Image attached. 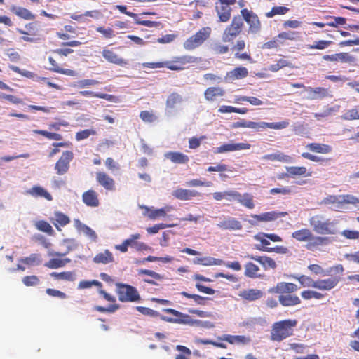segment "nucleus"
<instances>
[{
	"label": "nucleus",
	"instance_id": "f257e3e1",
	"mask_svg": "<svg viewBox=\"0 0 359 359\" xmlns=\"http://www.w3.org/2000/svg\"><path fill=\"white\" fill-rule=\"evenodd\" d=\"M136 309L140 313L145 316H149L151 317L160 316L162 320L168 323L188 325L191 326H204L203 323L201 320L198 319H193L189 315L183 313L174 309H163V311L165 313L172 314L173 316L177 317L176 318L161 316L158 311L144 306H137Z\"/></svg>",
	"mask_w": 359,
	"mask_h": 359
},
{
	"label": "nucleus",
	"instance_id": "f03ea898",
	"mask_svg": "<svg viewBox=\"0 0 359 359\" xmlns=\"http://www.w3.org/2000/svg\"><path fill=\"white\" fill-rule=\"evenodd\" d=\"M297 325V320L295 319H286L274 323L270 333L271 340L279 342L291 337Z\"/></svg>",
	"mask_w": 359,
	"mask_h": 359
},
{
	"label": "nucleus",
	"instance_id": "7ed1b4c3",
	"mask_svg": "<svg viewBox=\"0 0 359 359\" xmlns=\"http://www.w3.org/2000/svg\"><path fill=\"white\" fill-rule=\"evenodd\" d=\"M196 60V58L193 56L182 55L174 57L170 61L145 62L143 66L151 69L166 67L172 71H180L185 69L187 64L194 63Z\"/></svg>",
	"mask_w": 359,
	"mask_h": 359
},
{
	"label": "nucleus",
	"instance_id": "20e7f679",
	"mask_svg": "<svg viewBox=\"0 0 359 359\" xmlns=\"http://www.w3.org/2000/svg\"><path fill=\"white\" fill-rule=\"evenodd\" d=\"M289 126V122L287 121L277 122V123H266V122H255L241 119L239 121L233 122L231 125V128L236 129L239 128H248L257 130H264L265 128H271L275 130L283 129Z\"/></svg>",
	"mask_w": 359,
	"mask_h": 359
},
{
	"label": "nucleus",
	"instance_id": "39448f33",
	"mask_svg": "<svg viewBox=\"0 0 359 359\" xmlns=\"http://www.w3.org/2000/svg\"><path fill=\"white\" fill-rule=\"evenodd\" d=\"M323 216L315 215L309 219V224L315 232L321 235H334L337 233V229L334 222L329 219L323 221Z\"/></svg>",
	"mask_w": 359,
	"mask_h": 359
},
{
	"label": "nucleus",
	"instance_id": "423d86ee",
	"mask_svg": "<svg viewBox=\"0 0 359 359\" xmlns=\"http://www.w3.org/2000/svg\"><path fill=\"white\" fill-rule=\"evenodd\" d=\"M211 34V28L204 27L199 29L195 34L189 37L183 43V47L187 50H193L200 47Z\"/></svg>",
	"mask_w": 359,
	"mask_h": 359
},
{
	"label": "nucleus",
	"instance_id": "0eeeda50",
	"mask_svg": "<svg viewBox=\"0 0 359 359\" xmlns=\"http://www.w3.org/2000/svg\"><path fill=\"white\" fill-rule=\"evenodd\" d=\"M244 27L243 18L240 15L233 16L231 23L225 28L222 34V41L233 42L241 34Z\"/></svg>",
	"mask_w": 359,
	"mask_h": 359
},
{
	"label": "nucleus",
	"instance_id": "6e6552de",
	"mask_svg": "<svg viewBox=\"0 0 359 359\" xmlns=\"http://www.w3.org/2000/svg\"><path fill=\"white\" fill-rule=\"evenodd\" d=\"M215 11L218 17V22H227L231 18L232 6L236 0H214Z\"/></svg>",
	"mask_w": 359,
	"mask_h": 359
},
{
	"label": "nucleus",
	"instance_id": "1a4fd4ad",
	"mask_svg": "<svg viewBox=\"0 0 359 359\" xmlns=\"http://www.w3.org/2000/svg\"><path fill=\"white\" fill-rule=\"evenodd\" d=\"M118 299L121 302H134L140 300L137 289L130 285L118 283L116 284Z\"/></svg>",
	"mask_w": 359,
	"mask_h": 359
},
{
	"label": "nucleus",
	"instance_id": "9d476101",
	"mask_svg": "<svg viewBox=\"0 0 359 359\" xmlns=\"http://www.w3.org/2000/svg\"><path fill=\"white\" fill-rule=\"evenodd\" d=\"M241 16L243 22L245 21L248 25V32L251 34H257L261 31L262 23L258 15L252 11L247 8H243L241 11Z\"/></svg>",
	"mask_w": 359,
	"mask_h": 359
},
{
	"label": "nucleus",
	"instance_id": "9b49d317",
	"mask_svg": "<svg viewBox=\"0 0 359 359\" xmlns=\"http://www.w3.org/2000/svg\"><path fill=\"white\" fill-rule=\"evenodd\" d=\"M329 203L335 204L336 209L342 210L346 209V205L351 204L355 208L359 207V198L350 194L341 195L339 196H330L327 198Z\"/></svg>",
	"mask_w": 359,
	"mask_h": 359
},
{
	"label": "nucleus",
	"instance_id": "f8f14e48",
	"mask_svg": "<svg viewBox=\"0 0 359 359\" xmlns=\"http://www.w3.org/2000/svg\"><path fill=\"white\" fill-rule=\"evenodd\" d=\"M74 158V154L70 151H65L56 162L55 169L57 174L62 175L65 174L69 168V163Z\"/></svg>",
	"mask_w": 359,
	"mask_h": 359
},
{
	"label": "nucleus",
	"instance_id": "ddd939ff",
	"mask_svg": "<svg viewBox=\"0 0 359 359\" xmlns=\"http://www.w3.org/2000/svg\"><path fill=\"white\" fill-rule=\"evenodd\" d=\"M298 287L292 283L280 282L274 287H271L268 292L271 294H290L297 292Z\"/></svg>",
	"mask_w": 359,
	"mask_h": 359
},
{
	"label": "nucleus",
	"instance_id": "4468645a",
	"mask_svg": "<svg viewBox=\"0 0 359 359\" xmlns=\"http://www.w3.org/2000/svg\"><path fill=\"white\" fill-rule=\"evenodd\" d=\"M263 233H259L255 236V238L257 241H260L262 243V246L260 245H256V249L260 250V251H264L268 252H277V253H286L287 251V249L285 247L283 246H276L275 248H268L267 245H270V242L266 239L265 236L262 235Z\"/></svg>",
	"mask_w": 359,
	"mask_h": 359
},
{
	"label": "nucleus",
	"instance_id": "2eb2a0df",
	"mask_svg": "<svg viewBox=\"0 0 359 359\" xmlns=\"http://www.w3.org/2000/svg\"><path fill=\"white\" fill-rule=\"evenodd\" d=\"M340 277L334 276L326 279H320L315 280L313 284V288L319 290H331L334 288L340 281Z\"/></svg>",
	"mask_w": 359,
	"mask_h": 359
},
{
	"label": "nucleus",
	"instance_id": "dca6fc26",
	"mask_svg": "<svg viewBox=\"0 0 359 359\" xmlns=\"http://www.w3.org/2000/svg\"><path fill=\"white\" fill-rule=\"evenodd\" d=\"M323 59L327 62H340L342 63L354 64L356 58L348 53L342 52L332 55H324Z\"/></svg>",
	"mask_w": 359,
	"mask_h": 359
},
{
	"label": "nucleus",
	"instance_id": "f3484780",
	"mask_svg": "<svg viewBox=\"0 0 359 359\" xmlns=\"http://www.w3.org/2000/svg\"><path fill=\"white\" fill-rule=\"evenodd\" d=\"M96 181L105 190L113 191L116 189V183L114 180L107 173L103 171L96 172Z\"/></svg>",
	"mask_w": 359,
	"mask_h": 359
},
{
	"label": "nucleus",
	"instance_id": "a211bd4d",
	"mask_svg": "<svg viewBox=\"0 0 359 359\" xmlns=\"http://www.w3.org/2000/svg\"><path fill=\"white\" fill-rule=\"evenodd\" d=\"M251 144L249 143H229L224 144L216 148L215 153L222 154L226 152L250 149Z\"/></svg>",
	"mask_w": 359,
	"mask_h": 359
},
{
	"label": "nucleus",
	"instance_id": "6ab92c4d",
	"mask_svg": "<svg viewBox=\"0 0 359 359\" xmlns=\"http://www.w3.org/2000/svg\"><path fill=\"white\" fill-rule=\"evenodd\" d=\"M83 203L91 208H97L100 205L98 194L94 189H88L82 194Z\"/></svg>",
	"mask_w": 359,
	"mask_h": 359
},
{
	"label": "nucleus",
	"instance_id": "aec40b11",
	"mask_svg": "<svg viewBox=\"0 0 359 359\" xmlns=\"http://www.w3.org/2000/svg\"><path fill=\"white\" fill-rule=\"evenodd\" d=\"M330 240L327 237L314 236L313 233L311 235L309 240L305 245V248L310 251H315L319 248L320 246L328 244Z\"/></svg>",
	"mask_w": 359,
	"mask_h": 359
},
{
	"label": "nucleus",
	"instance_id": "412c9836",
	"mask_svg": "<svg viewBox=\"0 0 359 359\" xmlns=\"http://www.w3.org/2000/svg\"><path fill=\"white\" fill-rule=\"evenodd\" d=\"M287 215V212H286L271 211L260 215H252L251 217L255 219L257 222H271L278 217L286 216Z\"/></svg>",
	"mask_w": 359,
	"mask_h": 359
},
{
	"label": "nucleus",
	"instance_id": "4be33fe9",
	"mask_svg": "<svg viewBox=\"0 0 359 359\" xmlns=\"http://www.w3.org/2000/svg\"><path fill=\"white\" fill-rule=\"evenodd\" d=\"M102 57L109 62L120 66H124L128 64L127 60L120 57L112 50L104 48L102 52Z\"/></svg>",
	"mask_w": 359,
	"mask_h": 359
},
{
	"label": "nucleus",
	"instance_id": "5701e85b",
	"mask_svg": "<svg viewBox=\"0 0 359 359\" xmlns=\"http://www.w3.org/2000/svg\"><path fill=\"white\" fill-rule=\"evenodd\" d=\"M224 95L225 90L218 86L208 87L204 92V97L208 102H214L217 98L223 97Z\"/></svg>",
	"mask_w": 359,
	"mask_h": 359
},
{
	"label": "nucleus",
	"instance_id": "b1692460",
	"mask_svg": "<svg viewBox=\"0 0 359 359\" xmlns=\"http://www.w3.org/2000/svg\"><path fill=\"white\" fill-rule=\"evenodd\" d=\"M248 257L259 262L264 270L275 269L277 266L275 260L268 256L248 255Z\"/></svg>",
	"mask_w": 359,
	"mask_h": 359
},
{
	"label": "nucleus",
	"instance_id": "393cba45",
	"mask_svg": "<svg viewBox=\"0 0 359 359\" xmlns=\"http://www.w3.org/2000/svg\"><path fill=\"white\" fill-rule=\"evenodd\" d=\"M278 301L283 306H294L301 304L300 298L295 294H280Z\"/></svg>",
	"mask_w": 359,
	"mask_h": 359
},
{
	"label": "nucleus",
	"instance_id": "a878e982",
	"mask_svg": "<svg viewBox=\"0 0 359 359\" xmlns=\"http://www.w3.org/2000/svg\"><path fill=\"white\" fill-rule=\"evenodd\" d=\"M172 195L177 199L187 201L194 197L200 196V193L196 190L179 188L173 191Z\"/></svg>",
	"mask_w": 359,
	"mask_h": 359
},
{
	"label": "nucleus",
	"instance_id": "bb28decb",
	"mask_svg": "<svg viewBox=\"0 0 359 359\" xmlns=\"http://www.w3.org/2000/svg\"><path fill=\"white\" fill-rule=\"evenodd\" d=\"M217 226L224 230H241L243 225L235 218H228L217 224Z\"/></svg>",
	"mask_w": 359,
	"mask_h": 359
},
{
	"label": "nucleus",
	"instance_id": "cd10ccee",
	"mask_svg": "<svg viewBox=\"0 0 359 359\" xmlns=\"http://www.w3.org/2000/svg\"><path fill=\"white\" fill-rule=\"evenodd\" d=\"M248 70L245 67H237L226 73V79L230 81L238 80L247 77Z\"/></svg>",
	"mask_w": 359,
	"mask_h": 359
},
{
	"label": "nucleus",
	"instance_id": "c85d7f7f",
	"mask_svg": "<svg viewBox=\"0 0 359 359\" xmlns=\"http://www.w3.org/2000/svg\"><path fill=\"white\" fill-rule=\"evenodd\" d=\"M264 293L262 290L257 289L244 290L239 293V297L244 300L255 301L262 298Z\"/></svg>",
	"mask_w": 359,
	"mask_h": 359
},
{
	"label": "nucleus",
	"instance_id": "c756f323",
	"mask_svg": "<svg viewBox=\"0 0 359 359\" xmlns=\"http://www.w3.org/2000/svg\"><path fill=\"white\" fill-rule=\"evenodd\" d=\"M48 61L50 65V67L48 69L50 71L56 72V73H59V74H65V75H67V76H76V73L74 70L69 69H63V68L60 67V65H58V63L56 62V60L53 57H49Z\"/></svg>",
	"mask_w": 359,
	"mask_h": 359
},
{
	"label": "nucleus",
	"instance_id": "7c9ffc66",
	"mask_svg": "<svg viewBox=\"0 0 359 359\" xmlns=\"http://www.w3.org/2000/svg\"><path fill=\"white\" fill-rule=\"evenodd\" d=\"M138 274L140 276L141 275H147V276H150V278H151L152 279H150V278H144L143 280L144 282L147 283H149V284H151V285H157L158 284L154 281V280H161L164 278V276L160 273H158L154 271H151V270H149V269H140L138 271Z\"/></svg>",
	"mask_w": 359,
	"mask_h": 359
},
{
	"label": "nucleus",
	"instance_id": "2f4dec72",
	"mask_svg": "<svg viewBox=\"0 0 359 359\" xmlns=\"http://www.w3.org/2000/svg\"><path fill=\"white\" fill-rule=\"evenodd\" d=\"M306 147L311 151L318 154H327L332 151V147L325 144L312 142L308 144Z\"/></svg>",
	"mask_w": 359,
	"mask_h": 359
},
{
	"label": "nucleus",
	"instance_id": "473e14b6",
	"mask_svg": "<svg viewBox=\"0 0 359 359\" xmlns=\"http://www.w3.org/2000/svg\"><path fill=\"white\" fill-rule=\"evenodd\" d=\"M11 11L20 18L26 20H34L36 16L29 10L23 7L13 6Z\"/></svg>",
	"mask_w": 359,
	"mask_h": 359
},
{
	"label": "nucleus",
	"instance_id": "72a5a7b5",
	"mask_svg": "<svg viewBox=\"0 0 359 359\" xmlns=\"http://www.w3.org/2000/svg\"><path fill=\"white\" fill-rule=\"evenodd\" d=\"M165 157L172 163L179 164L187 163L189 161L188 156L178 151H170L165 154Z\"/></svg>",
	"mask_w": 359,
	"mask_h": 359
},
{
	"label": "nucleus",
	"instance_id": "f704fd0d",
	"mask_svg": "<svg viewBox=\"0 0 359 359\" xmlns=\"http://www.w3.org/2000/svg\"><path fill=\"white\" fill-rule=\"evenodd\" d=\"M114 261V256L109 250H105L103 252H100L93 257V262L96 264H107Z\"/></svg>",
	"mask_w": 359,
	"mask_h": 359
},
{
	"label": "nucleus",
	"instance_id": "c9c22d12",
	"mask_svg": "<svg viewBox=\"0 0 359 359\" xmlns=\"http://www.w3.org/2000/svg\"><path fill=\"white\" fill-rule=\"evenodd\" d=\"M262 158L266 161H280L284 163H292V158L290 156L284 154L282 152L278 151L276 154H266Z\"/></svg>",
	"mask_w": 359,
	"mask_h": 359
},
{
	"label": "nucleus",
	"instance_id": "e433bc0d",
	"mask_svg": "<svg viewBox=\"0 0 359 359\" xmlns=\"http://www.w3.org/2000/svg\"><path fill=\"white\" fill-rule=\"evenodd\" d=\"M27 193L35 198L42 197L49 201L53 200L51 194L40 186H34L27 191Z\"/></svg>",
	"mask_w": 359,
	"mask_h": 359
},
{
	"label": "nucleus",
	"instance_id": "4c0bfd02",
	"mask_svg": "<svg viewBox=\"0 0 359 359\" xmlns=\"http://www.w3.org/2000/svg\"><path fill=\"white\" fill-rule=\"evenodd\" d=\"M280 46L283 45L285 41H296L299 38V32L295 31L283 32L277 36Z\"/></svg>",
	"mask_w": 359,
	"mask_h": 359
},
{
	"label": "nucleus",
	"instance_id": "58836bf2",
	"mask_svg": "<svg viewBox=\"0 0 359 359\" xmlns=\"http://www.w3.org/2000/svg\"><path fill=\"white\" fill-rule=\"evenodd\" d=\"M216 201L226 199L228 201H235L236 196H239V192L233 190H229L224 192H215L212 194Z\"/></svg>",
	"mask_w": 359,
	"mask_h": 359
},
{
	"label": "nucleus",
	"instance_id": "ea45409f",
	"mask_svg": "<svg viewBox=\"0 0 359 359\" xmlns=\"http://www.w3.org/2000/svg\"><path fill=\"white\" fill-rule=\"evenodd\" d=\"M71 262L69 258L58 259L53 258L44 264V266L48 269H55L65 266L67 264Z\"/></svg>",
	"mask_w": 359,
	"mask_h": 359
},
{
	"label": "nucleus",
	"instance_id": "a19ab883",
	"mask_svg": "<svg viewBox=\"0 0 359 359\" xmlns=\"http://www.w3.org/2000/svg\"><path fill=\"white\" fill-rule=\"evenodd\" d=\"M194 263L201 264L203 266H212V265L220 266V265H223V264H224V262L220 259H216V258H214L212 257H205L197 258L194 261Z\"/></svg>",
	"mask_w": 359,
	"mask_h": 359
},
{
	"label": "nucleus",
	"instance_id": "79ce46f5",
	"mask_svg": "<svg viewBox=\"0 0 359 359\" xmlns=\"http://www.w3.org/2000/svg\"><path fill=\"white\" fill-rule=\"evenodd\" d=\"M311 234L310 229L304 228L292 232V237L299 242H307Z\"/></svg>",
	"mask_w": 359,
	"mask_h": 359
},
{
	"label": "nucleus",
	"instance_id": "37998d69",
	"mask_svg": "<svg viewBox=\"0 0 359 359\" xmlns=\"http://www.w3.org/2000/svg\"><path fill=\"white\" fill-rule=\"evenodd\" d=\"M259 268L257 265L255 264L252 262H248L245 264V272L244 275L246 277L250 278H256L261 277V275L259 274Z\"/></svg>",
	"mask_w": 359,
	"mask_h": 359
},
{
	"label": "nucleus",
	"instance_id": "c03bdc74",
	"mask_svg": "<svg viewBox=\"0 0 359 359\" xmlns=\"http://www.w3.org/2000/svg\"><path fill=\"white\" fill-rule=\"evenodd\" d=\"M284 67H290L293 68L294 65L291 62H290L288 60L286 59V57H283L279 60H277L276 64L271 65L268 69L272 72H276L280 69H283Z\"/></svg>",
	"mask_w": 359,
	"mask_h": 359
},
{
	"label": "nucleus",
	"instance_id": "a18cd8bd",
	"mask_svg": "<svg viewBox=\"0 0 359 359\" xmlns=\"http://www.w3.org/2000/svg\"><path fill=\"white\" fill-rule=\"evenodd\" d=\"M286 170L287 172V175L290 177L294 176H311V172H307V170L305 167H297V166H291L286 168Z\"/></svg>",
	"mask_w": 359,
	"mask_h": 359
},
{
	"label": "nucleus",
	"instance_id": "49530a36",
	"mask_svg": "<svg viewBox=\"0 0 359 359\" xmlns=\"http://www.w3.org/2000/svg\"><path fill=\"white\" fill-rule=\"evenodd\" d=\"M69 222L70 219L67 215L61 212H55L53 223L57 229H59V226H65Z\"/></svg>",
	"mask_w": 359,
	"mask_h": 359
},
{
	"label": "nucleus",
	"instance_id": "de8ad7c7",
	"mask_svg": "<svg viewBox=\"0 0 359 359\" xmlns=\"http://www.w3.org/2000/svg\"><path fill=\"white\" fill-rule=\"evenodd\" d=\"M140 238V235L139 233L133 234L129 238L125 240L121 244L116 245L115 248L121 252H126L128 251V246L135 244V241Z\"/></svg>",
	"mask_w": 359,
	"mask_h": 359
},
{
	"label": "nucleus",
	"instance_id": "09e8293b",
	"mask_svg": "<svg viewBox=\"0 0 359 359\" xmlns=\"http://www.w3.org/2000/svg\"><path fill=\"white\" fill-rule=\"evenodd\" d=\"M235 201H237L241 205H244L245 207L249 209H252L255 207L253 197L251 194L248 193H245L243 195H241L239 193V196H236Z\"/></svg>",
	"mask_w": 359,
	"mask_h": 359
},
{
	"label": "nucleus",
	"instance_id": "8fccbe9b",
	"mask_svg": "<svg viewBox=\"0 0 359 359\" xmlns=\"http://www.w3.org/2000/svg\"><path fill=\"white\" fill-rule=\"evenodd\" d=\"M19 262L27 266L39 265L41 262V255L32 253L29 257L20 259Z\"/></svg>",
	"mask_w": 359,
	"mask_h": 359
},
{
	"label": "nucleus",
	"instance_id": "3c124183",
	"mask_svg": "<svg viewBox=\"0 0 359 359\" xmlns=\"http://www.w3.org/2000/svg\"><path fill=\"white\" fill-rule=\"evenodd\" d=\"M326 296L325 294H323L316 290H303L301 292V297L304 300H310L311 299H322Z\"/></svg>",
	"mask_w": 359,
	"mask_h": 359
},
{
	"label": "nucleus",
	"instance_id": "603ef678",
	"mask_svg": "<svg viewBox=\"0 0 359 359\" xmlns=\"http://www.w3.org/2000/svg\"><path fill=\"white\" fill-rule=\"evenodd\" d=\"M183 101L182 97L177 93L174 92L168 95L166 100V107L169 109H173L177 104Z\"/></svg>",
	"mask_w": 359,
	"mask_h": 359
},
{
	"label": "nucleus",
	"instance_id": "864d4df0",
	"mask_svg": "<svg viewBox=\"0 0 359 359\" xmlns=\"http://www.w3.org/2000/svg\"><path fill=\"white\" fill-rule=\"evenodd\" d=\"M50 276L54 278L55 280H63L67 281H74L75 280L74 273L72 271H64V272H52Z\"/></svg>",
	"mask_w": 359,
	"mask_h": 359
},
{
	"label": "nucleus",
	"instance_id": "5fc2aeb1",
	"mask_svg": "<svg viewBox=\"0 0 359 359\" xmlns=\"http://www.w3.org/2000/svg\"><path fill=\"white\" fill-rule=\"evenodd\" d=\"M342 119L346 121L359 120V107L346 110L341 116Z\"/></svg>",
	"mask_w": 359,
	"mask_h": 359
},
{
	"label": "nucleus",
	"instance_id": "6e6d98bb",
	"mask_svg": "<svg viewBox=\"0 0 359 359\" xmlns=\"http://www.w3.org/2000/svg\"><path fill=\"white\" fill-rule=\"evenodd\" d=\"M26 30L18 28L17 32L22 35H32L35 36L36 35V22H29L25 26Z\"/></svg>",
	"mask_w": 359,
	"mask_h": 359
},
{
	"label": "nucleus",
	"instance_id": "4d7b16f0",
	"mask_svg": "<svg viewBox=\"0 0 359 359\" xmlns=\"http://www.w3.org/2000/svg\"><path fill=\"white\" fill-rule=\"evenodd\" d=\"M33 132L35 134L41 135L49 140H54L58 141L62 140V135L59 133H51L43 130H34Z\"/></svg>",
	"mask_w": 359,
	"mask_h": 359
},
{
	"label": "nucleus",
	"instance_id": "13d9d810",
	"mask_svg": "<svg viewBox=\"0 0 359 359\" xmlns=\"http://www.w3.org/2000/svg\"><path fill=\"white\" fill-rule=\"evenodd\" d=\"M290 8L286 6H273L271 11L266 13L267 18H273L276 15H285L289 11Z\"/></svg>",
	"mask_w": 359,
	"mask_h": 359
},
{
	"label": "nucleus",
	"instance_id": "bf43d9fd",
	"mask_svg": "<svg viewBox=\"0 0 359 359\" xmlns=\"http://www.w3.org/2000/svg\"><path fill=\"white\" fill-rule=\"evenodd\" d=\"M145 210L147 212L148 217L151 219H156L158 217H165L166 215V212L164 208L151 210L148 207H145Z\"/></svg>",
	"mask_w": 359,
	"mask_h": 359
},
{
	"label": "nucleus",
	"instance_id": "052dcab7",
	"mask_svg": "<svg viewBox=\"0 0 359 359\" xmlns=\"http://www.w3.org/2000/svg\"><path fill=\"white\" fill-rule=\"evenodd\" d=\"M35 226L36 229L42 232L47 233L48 234H52L53 232V229L51 225L45 220H39L36 222Z\"/></svg>",
	"mask_w": 359,
	"mask_h": 359
},
{
	"label": "nucleus",
	"instance_id": "680f3d73",
	"mask_svg": "<svg viewBox=\"0 0 359 359\" xmlns=\"http://www.w3.org/2000/svg\"><path fill=\"white\" fill-rule=\"evenodd\" d=\"M325 19H332V21L327 22L326 25L330 27H337L338 25H345L346 19L344 17H335L331 15H327L325 17Z\"/></svg>",
	"mask_w": 359,
	"mask_h": 359
},
{
	"label": "nucleus",
	"instance_id": "e2e57ef3",
	"mask_svg": "<svg viewBox=\"0 0 359 359\" xmlns=\"http://www.w3.org/2000/svg\"><path fill=\"white\" fill-rule=\"evenodd\" d=\"M332 43V41H326V40H320L316 41L312 45H308L309 49H318V50H324L328 48Z\"/></svg>",
	"mask_w": 359,
	"mask_h": 359
},
{
	"label": "nucleus",
	"instance_id": "0e129e2a",
	"mask_svg": "<svg viewBox=\"0 0 359 359\" xmlns=\"http://www.w3.org/2000/svg\"><path fill=\"white\" fill-rule=\"evenodd\" d=\"M22 281L27 287L35 286L40 283L39 278L35 275L26 276L22 278Z\"/></svg>",
	"mask_w": 359,
	"mask_h": 359
},
{
	"label": "nucleus",
	"instance_id": "69168bd1",
	"mask_svg": "<svg viewBox=\"0 0 359 359\" xmlns=\"http://www.w3.org/2000/svg\"><path fill=\"white\" fill-rule=\"evenodd\" d=\"M180 294L186 298L192 299L194 301L199 305H204L205 301L207 299L206 297H201L198 294H191L187 292H182Z\"/></svg>",
	"mask_w": 359,
	"mask_h": 359
},
{
	"label": "nucleus",
	"instance_id": "338daca9",
	"mask_svg": "<svg viewBox=\"0 0 359 359\" xmlns=\"http://www.w3.org/2000/svg\"><path fill=\"white\" fill-rule=\"evenodd\" d=\"M96 31L105 38V39H111L115 36V34L114 30L111 27H97L96 28Z\"/></svg>",
	"mask_w": 359,
	"mask_h": 359
},
{
	"label": "nucleus",
	"instance_id": "774afa93",
	"mask_svg": "<svg viewBox=\"0 0 359 359\" xmlns=\"http://www.w3.org/2000/svg\"><path fill=\"white\" fill-rule=\"evenodd\" d=\"M296 278L303 287H313V282H315L311 277L305 275H302Z\"/></svg>",
	"mask_w": 359,
	"mask_h": 359
}]
</instances>
